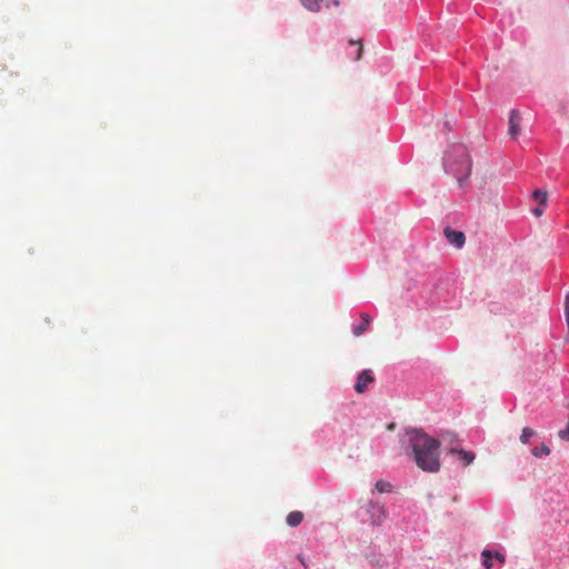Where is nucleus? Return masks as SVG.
<instances>
[{"mask_svg":"<svg viewBox=\"0 0 569 569\" xmlns=\"http://www.w3.org/2000/svg\"><path fill=\"white\" fill-rule=\"evenodd\" d=\"M409 443L417 466L423 471L437 472L440 469V442L421 430L409 432Z\"/></svg>","mask_w":569,"mask_h":569,"instance_id":"nucleus-1","label":"nucleus"},{"mask_svg":"<svg viewBox=\"0 0 569 569\" xmlns=\"http://www.w3.org/2000/svg\"><path fill=\"white\" fill-rule=\"evenodd\" d=\"M457 161L448 158L445 162V168L449 173L456 176L459 184L462 187L465 180L471 172V160L465 147L458 146L455 149Z\"/></svg>","mask_w":569,"mask_h":569,"instance_id":"nucleus-2","label":"nucleus"},{"mask_svg":"<svg viewBox=\"0 0 569 569\" xmlns=\"http://www.w3.org/2000/svg\"><path fill=\"white\" fill-rule=\"evenodd\" d=\"M367 512L370 516V520H371L372 525H381L387 516L385 506L375 503V502H370L368 505Z\"/></svg>","mask_w":569,"mask_h":569,"instance_id":"nucleus-3","label":"nucleus"},{"mask_svg":"<svg viewBox=\"0 0 569 569\" xmlns=\"http://www.w3.org/2000/svg\"><path fill=\"white\" fill-rule=\"evenodd\" d=\"M373 380L375 377L371 370H362L358 376L357 382L355 385V390L358 393H363L367 390L368 386L373 382Z\"/></svg>","mask_w":569,"mask_h":569,"instance_id":"nucleus-4","label":"nucleus"},{"mask_svg":"<svg viewBox=\"0 0 569 569\" xmlns=\"http://www.w3.org/2000/svg\"><path fill=\"white\" fill-rule=\"evenodd\" d=\"M509 136L512 139H517L520 133V113L513 109L509 113Z\"/></svg>","mask_w":569,"mask_h":569,"instance_id":"nucleus-5","label":"nucleus"},{"mask_svg":"<svg viewBox=\"0 0 569 569\" xmlns=\"http://www.w3.org/2000/svg\"><path fill=\"white\" fill-rule=\"evenodd\" d=\"M449 452L452 453V455H457L458 456V459L459 461L462 463V466H469L470 463L473 462V460L476 459V455L472 452V451H467V450H463L461 448H458L457 446H452L450 449H449Z\"/></svg>","mask_w":569,"mask_h":569,"instance_id":"nucleus-6","label":"nucleus"},{"mask_svg":"<svg viewBox=\"0 0 569 569\" xmlns=\"http://www.w3.org/2000/svg\"><path fill=\"white\" fill-rule=\"evenodd\" d=\"M445 236L447 238V240L456 246L457 248H461L465 243V240H466V237L463 234V232L461 231H457V230H452L450 228H446L445 229Z\"/></svg>","mask_w":569,"mask_h":569,"instance_id":"nucleus-7","label":"nucleus"},{"mask_svg":"<svg viewBox=\"0 0 569 569\" xmlns=\"http://www.w3.org/2000/svg\"><path fill=\"white\" fill-rule=\"evenodd\" d=\"M370 322V316L368 313H361V323L353 328L355 336H361L365 331H367Z\"/></svg>","mask_w":569,"mask_h":569,"instance_id":"nucleus-8","label":"nucleus"},{"mask_svg":"<svg viewBox=\"0 0 569 569\" xmlns=\"http://www.w3.org/2000/svg\"><path fill=\"white\" fill-rule=\"evenodd\" d=\"M349 44H350V47H353V49H355V50H352V52L349 53V57L355 61L360 60V58L362 56V41L361 40H358V41L350 40Z\"/></svg>","mask_w":569,"mask_h":569,"instance_id":"nucleus-9","label":"nucleus"},{"mask_svg":"<svg viewBox=\"0 0 569 569\" xmlns=\"http://www.w3.org/2000/svg\"><path fill=\"white\" fill-rule=\"evenodd\" d=\"M303 520V513L301 511H291L287 516V523L290 527H297L299 526Z\"/></svg>","mask_w":569,"mask_h":569,"instance_id":"nucleus-10","label":"nucleus"},{"mask_svg":"<svg viewBox=\"0 0 569 569\" xmlns=\"http://www.w3.org/2000/svg\"><path fill=\"white\" fill-rule=\"evenodd\" d=\"M481 557H482V565L485 566V568L492 569L493 568V562H492L493 551L485 549L481 552Z\"/></svg>","mask_w":569,"mask_h":569,"instance_id":"nucleus-11","label":"nucleus"},{"mask_svg":"<svg viewBox=\"0 0 569 569\" xmlns=\"http://www.w3.org/2000/svg\"><path fill=\"white\" fill-rule=\"evenodd\" d=\"M536 436V431L532 428L525 427L520 435V441L522 443H528L532 437Z\"/></svg>","mask_w":569,"mask_h":569,"instance_id":"nucleus-12","label":"nucleus"},{"mask_svg":"<svg viewBox=\"0 0 569 569\" xmlns=\"http://www.w3.org/2000/svg\"><path fill=\"white\" fill-rule=\"evenodd\" d=\"M535 200H537L540 204H546L548 200V193L546 190H535L532 193Z\"/></svg>","mask_w":569,"mask_h":569,"instance_id":"nucleus-13","label":"nucleus"},{"mask_svg":"<svg viewBox=\"0 0 569 569\" xmlns=\"http://www.w3.org/2000/svg\"><path fill=\"white\" fill-rule=\"evenodd\" d=\"M532 455L536 457V458H540L542 456H548L550 453V449L548 446H546L545 443H542L541 446L539 447H535L532 450H531Z\"/></svg>","mask_w":569,"mask_h":569,"instance_id":"nucleus-14","label":"nucleus"},{"mask_svg":"<svg viewBox=\"0 0 569 569\" xmlns=\"http://www.w3.org/2000/svg\"><path fill=\"white\" fill-rule=\"evenodd\" d=\"M302 6L310 11H319L320 0H300Z\"/></svg>","mask_w":569,"mask_h":569,"instance_id":"nucleus-15","label":"nucleus"},{"mask_svg":"<svg viewBox=\"0 0 569 569\" xmlns=\"http://www.w3.org/2000/svg\"><path fill=\"white\" fill-rule=\"evenodd\" d=\"M376 489L381 492V493H385V492H390L391 489H392V486L390 482H387V481H383V480H379L376 482Z\"/></svg>","mask_w":569,"mask_h":569,"instance_id":"nucleus-16","label":"nucleus"},{"mask_svg":"<svg viewBox=\"0 0 569 569\" xmlns=\"http://www.w3.org/2000/svg\"><path fill=\"white\" fill-rule=\"evenodd\" d=\"M500 566L506 562V556L501 552L493 551V558Z\"/></svg>","mask_w":569,"mask_h":569,"instance_id":"nucleus-17","label":"nucleus"},{"mask_svg":"<svg viewBox=\"0 0 569 569\" xmlns=\"http://www.w3.org/2000/svg\"><path fill=\"white\" fill-rule=\"evenodd\" d=\"M543 210L540 208V207H537L532 210V213L536 216V217H540L542 214Z\"/></svg>","mask_w":569,"mask_h":569,"instance_id":"nucleus-18","label":"nucleus"},{"mask_svg":"<svg viewBox=\"0 0 569 569\" xmlns=\"http://www.w3.org/2000/svg\"><path fill=\"white\" fill-rule=\"evenodd\" d=\"M299 560L307 568V565H306V562H305V560H303V558L301 556H299Z\"/></svg>","mask_w":569,"mask_h":569,"instance_id":"nucleus-19","label":"nucleus"}]
</instances>
